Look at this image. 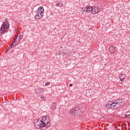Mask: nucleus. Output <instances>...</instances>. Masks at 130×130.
<instances>
[{
	"instance_id": "f3484780",
	"label": "nucleus",
	"mask_w": 130,
	"mask_h": 130,
	"mask_svg": "<svg viewBox=\"0 0 130 130\" xmlns=\"http://www.w3.org/2000/svg\"><path fill=\"white\" fill-rule=\"evenodd\" d=\"M56 108V107L55 106V103H53L51 105V109L52 110H54Z\"/></svg>"
},
{
	"instance_id": "b1692460",
	"label": "nucleus",
	"mask_w": 130,
	"mask_h": 130,
	"mask_svg": "<svg viewBox=\"0 0 130 130\" xmlns=\"http://www.w3.org/2000/svg\"><path fill=\"white\" fill-rule=\"evenodd\" d=\"M82 11L83 12H86V7H84L82 8Z\"/></svg>"
},
{
	"instance_id": "dca6fc26",
	"label": "nucleus",
	"mask_w": 130,
	"mask_h": 130,
	"mask_svg": "<svg viewBox=\"0 0 130 130\" xmlns=\"http://www.w3.org/2000/svg\"><path fill=\"white\" fill-rule=\"evenodd\" d=\"M114 101H115V102H116V103H119L120 104H123L122 103V99L115 100Z\"/></svg>"
},
{
	"instance_id": "39448f33",
	"label": "nucleus",
	"mask_w": 130,
	"mask_h": 130,
	"mask_svg": "<svg viewBox=\"0 0 130 130\" xmlns=\"http://www.w3.org/2000/svg\"><path fill=\"white\" fill-rule=\"evenodd\" d=\"M34 124L36 128H44L43 126H42V125H41V121H40V122L39 120L38 119H36L34 120Z\"/></svg>"
},
{
	"instance_id": "f8f14e48",
	"label": "nucleus",
	"mask_w": 130,
	"mask_h": 130,
	"mask_svg": "<svg viewBox=\"0 0 130 130\" xmlns=\"http://www.w3.org/2000/svg\"><path fill=\"white\" fill-rule=\"evenodd\" d=\"M109 52L112 54H113L115 52V48L114 47L111 46L109 48Z\"/></svg>"
},
{
	"instance_id": "393cba45",
	"label": "nucleus",
	"mask_w": 130,
	"mask_h": 130,
	"mask_svg": "<svg viewBox=\"0 0 130 130\" xmlns=\"http://www.w3.org/2000/svg\"><path fill=\"white\" fill-rule=\"evenodd\" d=\"M22 38H23V36L20 35L19 36V39H22Z\"/></svg>"
},
{
	"instance_id": "f03ea898",
	"label": "nucleus",
	"mask_w": 130,
	"mask_h": 130,
	"mask_svg": "<svg viewBox=\"0 0 130 130\" xmlns=\"http://www.w3.org/2000/svg\"><path fill=\"white\" fill-rule=\"evenodd\" d=\"M41 125L44 127L43 129H47V126L50 125V121L49 120V116H46L43 117L41 120Z\"/></svg>"
},
{
	"instance_id": "5701e85b",
	"label": "nucleus",
	"mask_w": 130,
	"mask_h": 130,
	"mask_svg": "<svg viewBox=\"0 0 130 130\" xmlns=\"http://www.w3.org/2000/svg\"><path fill=\"white\" fill-rule=\"evenodd\" d=\"M9 50H10V47H8L5 51V53H7L8 52V51H9Z\"/></svg>"
},
{
	"instance_id": "6ab92c4d",
	"label": "nucleus",
	"mask_w": 130,
	"mask_h": 130,
	"mask_svg": "<svg viewBox=\"0 0 130 130\" xmlns=\"http://www.w3.org/2000/svg\"><path fill=\"white\" fill-rule=\"evenodd\" d=\"M16 45H17V43H16L15 44H14V45H13V44H11V45L9 47H10V49L11 48H14V47H15V46H16Z\"/></svg>"
},
{
	"instance_id": "a878e982",
	"label": "nucleus",
	"mask_w": 130,
	"mask_h": 130,
	"mask_svg": "<svg viewBox=\"0 0 130 130\" xmlns=\"http://www.w3.org/2000/svg\"><path fill=\"white\" fill-rule=\"evenodd\" d=\"M129 116H130V114H129V115H124V117H126V118H127V117H128Z\"/></svg>"
},
{
	"instance_id": "20e7f679",
	"label": "nucleus",
	"mask_w": 130,
	"mask_h": 130,
	"mask_svg": "<svg viewBox=\"0 0 130 130\" xmlns=\"http://www.w3.org/2000/svg\"><path fill=\"white\" fill-rule=\"evenodd\" d=\"M36 15L35 16V19L36 20H38V19H41L44 15V9L43 7H39L37 10L36 11Z\"/></svg>"
},
{
	"instance_id": "c85d7f7f",
	"label": "nucleus",
	"mask_w": 130,
	"mask_h": 130,
	"mask_svg": "<svg viewBox=\"0 0 130 130\" xmlns=\"http://www.w3.org/2000/svg\"><path fill=\"white\" fill-rule=\"evenodd\" d=\"M70 87H73V84H70Z\"/></svg>"
},
{
	"instance_id": "0eeeda50",
	"label": "nucleus",
	"mask_w": 130,
	"mask_h": 130,
	"mask_svg": "<svg viewBox=\"0 0 130 130\" xmlns=\"http://www.w3.org/2000/svg\"><path fill=\"white\" fill-rule=\"evenodd\" d=\"M100 9L97 7H93V14H96L99 13Z\"/></svg>"
},
{
	"instance_id": "a211bd4d",
	"label": "nucleus",
	"mask_w": 130,
	"mask_h": 130,
	"mask_svg": "<svg viewBox=\"0 0 130 130\" xmlns=\"http://www.w3.org/2000/svg\"><path fill=\"white\" fill-rule=\"evenodd\" d=\"M56 53L57 55H59V54H62V53H63V52L62 51H58L56 52Z\"/></svg>"
},
{
	"instance_id": "9b49d317",
	"label": "nucleus",
	"mask_w": 130,
	"mask_h": 130,
	"mask_svg": "<svg viewBox=\"0 0 130 130\" xmlns=\"http://www.w3.org/2000/svg\"><path fill=\"white\" fill-rule=\"evenodd\" d=\"M112 104H111V101L110 102H108L107 103V104H106V108L107 109H109L111 108V109H112Z\"/></svg>"
},
{
	"instance_id": "423d86ee",
	"label": "nucleus",
	"mask_w": 130,
	"mask_h": 130,
	"mask_svg": "<svg viewBox=\"0 0 130 130\" xmlns=\"http://www.w3.org/2000/svg\"><path fill=\"white\" fill-rule=\"evenodd\" d=\"M93 7L88 6L86 7V12L87 13H92L93 14Z\"/></svg>"
},
{
	"instance_id": "ddd939ff",
	"label": "nucleus",
	"mask_w": 130,
	"mask_h": 130,
	"mask_svg": "<svg viewBox=\"0 0 130 130\" xmlns=\"http://www.w3.org/2000/svg\"><path fill=\"white\" fill-rule=\"evenodd\" d=\"M121 82H124V79H125V74H121L119 76Z\"/></svg>"
},
{
	"instance_id": "bb28decb",
	"label": "nucleus",
	"mask_w": 130,
	"mask_h": 130,
	"mask_svg": "<svg viewBox=\"0 0 130 130\" xmlns=\"http://www.w3.org/2000/svg\"><path fill=\"white\" fill-rule=\"evenodd\" d=\"M45 85H46V86H47V85H49V82H46V83H45Z\"/></svg>"
},
{
	"instance_id": "2eb2a0df",
	"label": "nucleus",
	"mask_w": 130,
	"mask_h": 130,
	"mask_svg": "<svg viewBox=\"0 0 130 130\" xmlns=\"http://www.w3.org/2000/svg\"><path fill=\"white\" fill-rule=\"evenodd\" d=\"M55 5H56V7H59V8L61 7V6H62L63 5V3H61V2H56L55 3Z\"/></svg>"
},
{
	"instance_id": "7ed1b4c3",
	"label": "nucleus",
	"mask_w": 130,
	"mask_h": 130,
	"mask_svg": "<svg viewBox=\"0 0 130 130\" xmlns=\"http://www.w3.org/2000/svg\"><path fill=\"white\" fill-rule=\"evenodd\" d=\"M82 113L83 111L81 110V108H80V107H78L72 109L70 110V114L71 115H73V116H78L80 114H82Z\"/></svg>"
},
{
	"instance_id": "f257e3e1",
	"label": "nucleus",
	"mask_w": 130,
	"mask_h": 130,
	"mask_svg": "<svg viewBox=\"0 0 130 130\" xmlns=\"http://www.w3.org/2000/svg\"><path fill=\"white\" fill-rule=\"evenodd\" d=\"M10 28V24L8 22V20L6 19L5 21L3 22V24L0 28V33L4 35V34H7L8 30Z\"/></svg>"
},
{
	"instance_id": "412c9836",
	"label": "nucleus",
	"mask_w": 130,
	"mask_h": 130,
	"mask_svg": "<svg viewBox=\"0 0 130 130\" xmlns=\"http://www.w3.org/2000/svg\"><path fill=\"white\" fill-rule=\"evenodd\" d=\"M35 91H36L35 94H36V95L39 97V96H40V94H39V92L38 91L37 89H35Z\"/></svg>"
},
{
	"instance_id": "4be33fe9",
	"label": "nucleus",
	"mask_w": 130,
	"mask_h": 130,
	"mask_svg": "<svg viewBox=\"0 0 130 130\" xmlns=\"http://www.w3.org/2000/svg\"><path fill=\"white\" fill-rule=\"evenodd\" d=\"M39 93H42L43 92V88H39L38 90Z\"/></svg>"
},
{
	"instance_id": "7c9ffc66",
	"label": "nucleus",
	"mask_w": 130,
	"mask_h": 130,
	"mask_svg": "<svg viewBox=\"0 0 130 130\" xmlns=\"http://www.w3.org/2000/svg\"><path fill=\"white\" fill-rule=\"evenodd\" d=\"M17 38H18V36H17Z\"/></svg>"
},
{
	"instance_id": "aec40b11",
	"label": "nucleus",
	"mask_w": 130,
	"mask_h": 130,
	"mask_svg": "<svg viewBox=\"0 0 130 130\" xmlns=\"http://www.w3.org/2000/svg\"><path fill=\"white\" fill-rule=\"evenodd\" d=\"M41 100L42 101H45L46 100V99H45V97L43 95H41Z\"/></svg>"
},
{
	"instance_id": "1a4fd4ad",
	"label": "nucleus",
	"mask_w": 130,
	"mask_h": 130,
	"mask_svg": "<svg viewBox=\"0 0 130 130\" xmlns=\"http://www.w3.org/2000/svg\"><path fill=\"white\" fill-rule=\"evenodd\" d=\"M85 95L87 97H91V95H92V90H87L86 92Z\"/></svg>"
},
{
	"instance_id": "cd10ccee",
	"label": "nucleus",
	"mask_w": 130,
	"mask_h": 130,
	"mask_svg": "<svg viewBox=\"0 0 130 130\" xmlns=\"http://www.w3.org/2000/svg\"><path fill=\"white\" fill-rule=\"evenodd\" d=\"M16 42L15 41H13L12 43V44H13V45H14V44H16Z\"/></svg>"
},
{
	"instance_id": "9d476101",
	"label": "nucleus",
	"mask_w": 130,
	"mask_h": 130,
	"mask_svg": "<svg viewBox=\"0 0 130 130\" xmlns=\"http://www.w3.org/2000/svg\"><path fill=\"white\" fill-rule=\"evenodd\" d=\"M111 104H112V106H111V107H112V109H117V107H115L116 106V103L115 102V101H111Z\"/></svg>"
},
{
	"instance_id": "4468645a",
	"label": "nucleus",
	"mask_w": 130,
	"mask_h": 130,
	"mask_svg": "<svg viewBox=\"0 0 130 130\" xmlns=\"http://www.w3.org/2000/svg\"><path fill=\"white\" fill-rule=\"evenodd\" d=\"M123 106V104H119L118 103H116L115 107H117V109L119 108H121V107Z\"/></svg>"
},
{
	"instance_id": "6e6552de",
	"label": "nucleus",
	"mask_w": 130,
	"mask_h": 130,
	"mask_svg": "<svg viewBox=\"0 0 130 130\" xmlns=\"http://www.w3.org/2000/svg\"><path fill=\"white\" fill-rule=\"evenodd\" d=\"M72 54V52L70 50H67V51L63 53V56H70Z\"/></svg>"
},
{
	"instance_id": "c756f323",
	"label": "nucleus",
	"mask_w": 130,
	"mask_h": 130,
	"mask_svg": "<svg viewBox=\"0 0 130 130\" xmlns=\"http://www.w3.org/2000/svg\"><path fill=\"white\" fill-rule=\"evenodd\" d=\"M16 40H17V38L14 40V41H15V42H16Z\"/></svg>"
}]
</instances>
